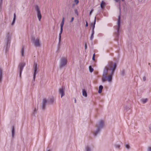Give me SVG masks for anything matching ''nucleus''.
<instances>
[{"mask_svg":"<svg viewBox=\"0 0 151 151\" xmlns=\"http://www.w3.org/2000/svg\"><path fill=\"white\" fill-rule=\"evenodd\" d=\"M35 9L37 12V17L38 18L39 20L40 21L42 17V16L40 8L38 6H36L35 7Z\"/></svg>","mask_w":151,"mask_h":151,"instance_id":"nucleus-7","label":"nucleus"},{"mask_svg":"<svg viewBox=\"0 0 151 151\" xmlns=\"http://www.w3.org/2000/svg\"><path fill=\"white\" fill-rule=\"evenodd\" d=\"M117 65L116 63L112 61L108 62V64L104 68L102 78L103 82L106 81L107 80L109 82L112 81V76L116 68Z\"/></svg>","mask_w":151,"mask_h":151,"instance_id":"nucleus-1","label":"nucleus"},{"mask_svg":"<svg viewBox=\"0 0 151 151\" xmlns=\"http://www.w3.org/2000/svg\"><path fill=\"white\" fill-rule=\"evenodd\" d=\"M74 1L76 3V4H77L79 2L78 0H75Z\"/></svg>","mask_w":151,"mask_h":151,"instance_id":"nucleus-38","label":"nucleus"},{"mask_svg":"<svg viewBox=\"0 0 151 151\" xmlns=\"http://www.w3.org/2000/svg\"><path fill=\"white\" fill-rule=\"evenodd\" d=\"M24 48L23 47H22L21 51V55L22 56H23L24 55Z\"/></svg>","mask_w":151,"mask_h":151,"instance_id":"nucleus-24","label":"nucleus"},{"mask_svg":"<svg viewBox=\"0 0 151 151\" xmlns=\"http://www.w3.org/2000/svg\"><path fill=\"white\" fill-rule=\"evenodd\" d=\"M121 74L122 76H124L125 74V71L124 70H122L121 72Z\"/></svg>","mask_w":151,"mask_h":151,"instance_id":"nucleus-28","label":"nucleus"},{"mask_svg":"<svg viewBox=\"0 0 151 151\" xmlns=\"http://www.w3.org/2000/svg\"><path fill=\"white\" fill-rule=\"evenodd\" d=\"M37 113V110L36 109V108H35V110L33 112L32 114V115H35V114Z\"/></svg>","mask_w":151,"mask_h":151,"instance_id":"nucleus-29","label":"nucleus"},{"mask_svg":"<svg viewBox=\"0 0 151 151\" xmlns=\"http://www.w3.org/2000/svg\"><path fill=\"white\" fill-rule=\"evenodd\" d=\"M59 93L61 95V97L62 98L65 95L63 87L59 89Z\"/></svg>","mask_w":151,"mask_h":151,"instance_id":"nucleus-12","label":"nucleus"},{"mask_svg":"<svg viewBox=\"0 0 151 151\" xmlns=\"http://www.w3.org/2000/svg\"><path fill=\"white\" fill-rule=\"evenodd\" d=\"M125 109L127 111H128L129 109V108L128 106H126L125 107Z\"/></svg>","mask_w":151,"mask_h":151,"instance_id":"nucleus-33","label":"nucleus"},{"mask_svg":"<svg viewBox=\"0 0 151 151\" xmlns=\"http://www.w3.org/2000/svg\"><path fill=\"white\" fill-rule=\"evenodd\" d=\"M105 6H106L105 3L103 1H102L101 4H100V6H101V8L102 9H103L104 8Z\"/></svg>","mask_w":151,"mask_h":151,"instance_id":"nucleus-15","label":"nucleus"},{"mask_svg":"<svg viewBox=\"0 0 151 151\" xmlns=\"http://www.w3.org/2000/svg\"><path fill=\"white\" fill-rule=\"evenodd\" d=\"M120 16L118 17V19L117 22L118 26L117 28V32L115 33L116 37L118 36L119 35V29L120 28Z\"/></svg>","mask_w":151,"mask_h":151,"instance_id":"nucleus-9","label":"nucleus"},{"mask_svg":"<svg viewBox=\"0 0 151 151\" xmlns=\"http://www.w3.org/2000/svg\"><path fill=\"white\" fill-rule=\"evenodd\" d=\"M86 151H91V149L88 146H86Z\"/></svg>","mask_w":151,"mask_h":151,"instance_id":"nucleus-26","label":"nucleus"},{"mask_svg":"<svg viewBox=\"0 0 151 151\" xmlns=\"http://www.w3.org/2000/svg\"><path fill=\"white\" fill-rule=\"evenodd\" d=\"M125 147L127 149H129L130 147L129 145L127 144L125 145Z\"/></svg>","mask_w":151,"mask_h":151,"instance_id":"nucleus-32","label":"nucleus"},{"mask_svg":"<svg viewBox=\"0 0 151 151\" xmlns=\"http://www.w3.org/2000/svg\"><path fill=\"white\" fill-rule=\"evenodd\" d=\"M67 63V60L66 58L62 57L60 59V61L59 67L62 69L66 65Z\"/></svg>","mask_w":151,"mask_h":151,"instance_id":"nucleus-4","label":"nucleus"},{"mask_svg":"<svg viewBox=\"0 0 151 151\" xmlns=\"http://www.w3.org/2000/svg\"><path fill=\"white\" fill-rule=\"evenodd\" d=\"M63 31V28H60V31L59 35V43L60 42L61 40V34L62 33Z\"/></svg>","mask_w":151,"mask_h":151,"instance_id":"nucleus-16","label":"nucleus"},{"mask_svg":"<svg viewBox=\"0 0 151 151\" xmlns=\"http://www.w3.org/2000/svg\"><path fill=\"white\" fill-rule=\"evenodd\" d=\"M47 151H50V150H48Z\"/></svg>","mask_w":151,"mask_h":151,"instance_id":"nucleus-48","label":"nucleus"},{"mask_svg":"<svg viewBox=\"0 0 151 151\" xmlns=\"http://www.w3.org/2000/svg\"><path fill=\"white\" fill-rule=\"evenodd\" d=\"M147 151H151V147H148Z\"/></svg>","mask_w":151,"mask_h":151,"instance_id":"nucleus-34","label":"nucleus"},{"mask_svg":"<svg viewBox=\"0 0 151 151\" xmlns=\"http://www.w3.org/2000/svg\"><path fill=\"white\" fill-rule=\"evenodd\" d=\"M32 40L33 44L35 46L37 47H40V39L39 38H35L34 37H32Z\"/></svg>","mask_w":151,"mask_h":151,"instance_id":"nucleus-5","label":"nucleus"},{"mask_svg":"<svg viewBox=\"0 0 151 151\" xmlns=\"http://www.w3.org/2000/svg\"><path fill=\"white\" fill-rule=\"evenodd\" d=\"M76 99H75V103H76Z\"/></svg>","mask_w":151,"mask_h":151,"instance_id":"nucleus-45","label":"nucleus"},{"mask_svg":"<svg viewBox=\"0 0 151 151\" xmlns=\"http://www.w3.org/2000/svg\"><path fill=\"white\" fill-rule=\"evenodd\" d=\"M88 26V22L86 21V26L87 27Z\"/></svg>","mask_w":151,"mask_h":151,"instance_id":"nucleus-42","label":"nucleus"},{"mask_svg":"<svg viewBox=\"0 0 151 151\" xmlns=\"http://www.w3.org/2000/svg\"><path fill=\"white\" fill-rule=\"evenodd\" d=\"M12 137H13L14 135L15 134V128L14 126H12Z\"/></svg>","mask_w":151,"mask_h":151,"instance_id":"nucleus-14","label":"nucleus"},{"mask_svg":"<svg viewBox=\"0 0 151 151\" xmlns=\"http://www.w3.org/2000/svg\"><path fill=\"white\" fill-rule=\"evenodd\" d=\"M146 77L144 76L143 77V80L144 81H145V80H146Z\"/></svg>","mask_w":151,"mask_h":151,"instance_id":"nucleus-39","label":"nucleus"},{"mask_svg":"<svg viewBox=\"0 0 151 151\" xmlns=\"http://www.w3.org/2000/svg\"><path fill=\"white\" fill-rule=\"evenodd\" d=\"M64 18L63 17L62 20L60 24V28H63L64 24Z\"/></svg>","mask_w":151,"mask_h":151,"instance_id":"nucleus-20","label":"nucleus"},{"mask_svg":"<svg viewBox=\"0 0 151 151\" xmlns=\"http://www.w3.org/2000/svg\"><path fill=\"white\" fill-rule=\"evenodd\" d=\"M75 12L77 15H78V12L77 9H75Z\"/></svg>","mask_w":151,"mask_h":151,"instance_id":"nucleus-36","label":"nucleus"},{"mask_svg":"<svg viewBox=\"0 0 151 151\" xmlns=\"http://www.w3.org/2000/svg\"><path fill=\"white\" fill-rule=\"evenodd\" d=\"M149 129L150 132L151 133V124L149 125Z\"/></svg>","mask_w":151,"mask_h":151,"instance_id":"nucleus-40","label":"nucleus"},{"mask_svg":"<svg viewBox=\"0 0 151 151\" xmlns=\"http://www.w3.org/2000/svg\"><path fill=\"white\" fill-rule=\"evenodd\" d=\"M115 2H119V4H120V0H114ZM122 1H124V0H121Z\"/></svg>","mask_w":151,"mask_h":151,"instance_id":"nucleus-30","label":"nucleus"},{"mask_svg":"<svg viewBox=\"0 0 151 151\" xmlns=\"http://www.w3.org/2000/svg\"><path fill=\"white\" fill-rule=\"evenodd\" d=\"M147 101V98L142 99H141V101L144 104Z\"/></svg>","mask_w":151,"mask_h":151,"instance_id":"nucleus-21","label":"nucleus"},{"mask_svg":"<svg viewBox=\"0 0 151 151\" xmlns=\"http://www.w3.org/2000/svg\"><path fill=\"white\" fill-rule=\"evenodd\" d=\"M85 49H86L87 47V44L86 43L85 45Z\"/></svg>","mask_w":151,"mask_h":151,"instance_id":"nucleus-43","label":"nucleus"},{"mask_svg":"<svg viewBox=\"0 0 151 151\" xmlns=\"http://www.w3.org/2000/svg\"><path fill=\"white\" fill-rule=\"evenodd\" d=\"M3 71V68L1 67H0V83L1 82L2 80Z\"/></svg>","mask_w":151,"mask_h":151,"instance_id":"nucleus-11","label":"nucleus"},{"mask_svg":"<svg viewBox=\"0 0 151 151\" xmlns=\"http://www.w3.org/2000/svg\"><path fill=\"white\" fill-rule=\"evenodd\" d=\"M83 95L85 97L87 96V93L86 91L84 89L82 90Z\"/></svg>","mask_w":151,"mask_h":151,"instance_id":"nucleus-17","label":"nucleus"},{"mask_svg":"<svg viewBox=\"0 0 151 151\" xmlns=\"http://www.w3.org/2000/svg\"><path fill=\"white\" fill-rule=\"evenodd\" d=\"M114 146L116 148L118 149H119L120 147V145L118 143H116L115 144Z\"/></svg>","mask_w":151,"mask_h":151,"instance_id":"nucleus-22","label":"nucleus"},{"mask_svg":"<svg viewBox=\"0 0 151 151\" xmlns=\"http://www.w3.org/2000/svg\"><path fill=\"white\" fill-rule=\"evenodd\" d=\"M54 101V99L53 98H50L49 101V102L50 103H51L52 104L53 103Z\"/></svg>","mask_w":151,"mask_h":151,"instance_id":"nucleus-25","label":"nucleus"},{"mask_svg":"<svg viewBox=\"0 0 151 151\" xmlns=\"http://www.w3.org/2000/svg\"><path fill=\"white\" fill-rule=\"evenodd\" d=\"M93 9H91V11L90 12V14H89V15L90 16H91L92 14V12H93Z\"/></svg>","mask_w":151,"mask_h":151,"instance_id":"nucleus-37","label":"nucleus"},{"mask_svg":"<svg viewBox=\"0 0 151 151\" xmlns=\"http://www.w3.org/2000/svg\"><path fill=\"white\" fill-rule=\"evenodd\" d=\"M25 63L23 62L20 63L19 65L18 68L19 72V77L20 78L21 77L22 72L23 70V68L25 66Z\"/></svg>","mask_w":151,"mask_h":151,"instance_id":"nucleus-6","label":"nucleus"},{"mask_svg":"<svg viewBox=\"0 0 151 151\" xmlns=\"http://www.w3.org/2000/svg\"><path fill=\"white\" fill-rule=\"evenodd\" d=\"M104 125V121L103 120H101L98 122L96 126L97 128L93 133V135L95 137L96 136L100 134L101 129L103 128Z\"/></svg>","mask_w":151,"mask_h":151,"instance_id":"nucleus-2","label":"nucleus"},{"mask_svg":"<svg viewBox=\"0 0 151 151\" xmlns=\"http://www.w3.org/2000/svg\"><path fill=\"white\" fill-rule=\"evenodd\" d=\"M92 60H95V54L94 53L93 55Z\"/></svg>","mask_w":151,"mask_h":151,"instance_id":"nucleus-35","label":"nucleus"},{"mask_svg":"<svg viewBox=\"0 0 151 151\" xmlns=\"http://www.w3.org/2000/svg\"><path fill=\"white\" fill-rule=\"evenodd\" d=\"M47 101L46 99H44L42 103L41 107L42 109L44 110L45 109Z\"/></svg>","mask_w":151,"mask_h":151,"instance_id":"nucleus-10","label":"nucleus"},{"mask_svg":"<svg viewBox=\"0 0 151 151\" xmlns=\"http://www.w3.org/2000/svg\"><path fill=\"white\" fill-rule=\"evenodd\" d=\"M2 0H1V3H2Z\"/></svg>","mask_w":151,"mask_h":151,"instance_id":"nucleus-47","label":"nucleus"},{"mask_svg":"<svg viewBox=\"0 0 151 151\" xmlns=\"http://www.w3.org/2000/svg\"><path fill=\"white\" fill-rule=\"evenodd\" d=\"M33 69L34 70V73L33 74V81H35L36 76V74L37 73V65L36 63H35L33 65Z\"/></svg>","mask_w":151,"mask_h":151,"instance_id":"nucleus-8","label":"nucleus"},{"mask_svg":"<svg viewBox=\"0 0 151 151\" xmlns=\"http://www.w3.org/2000/svg\"><path fill=\"white\" fill-rule=\"evenodd\" d=\"M16 15L15 13L14 14V18L13 20V22L12 23V25H14V24L15 23V20H16Z\"/></svg>","mask_w":151,"mask_h":151,"instance_id":"nucleus-19","label":"nucleus"},{"mask_svg":"<svg viewBox=\"0 0 151 151\" xmlns=\"http://www.w3.org/2000/svg\"><path fill=\"white\" fill-rule=\"evenodd\" d=\"M103 87L102 86L100 85L99 86V90L98 91V93H101L102 90L103 89Z\"/></svg>","mask_w":151,"mask_h":151,"instance_id":"nucleus-18","label":"nucleus"},{"mask_svg":"<svg viewBox=\"0 0 151 151\" xmlns=\"http://www.w3.org/2000/svg\"><path fill=\"white\" fill-rule=\"evenodd\" d=\"M94 32H92V33L90 37V40H92L93 39V35H94Z\"/></svg>","mask_w":151,"mask_h":151,"instance_id":"nucleus-27","label":"nucleus"},{"mask_svg":"<svg viewBox=\"0 0 151 151\" xmlns=\"http://www.w3.org/2000/svg\"><path fill=\"white\" fill-rule=\"evenodd\" d=\"M89 69L90 72L91 73H92L93 71V69L92 68V67L91 65L89 66Z\"/></svg>","mask_w":151,"mask_h":151,"instance_id":"nucleus-23","label":"nucleus"},{"mask_svg":"<svg viewBox=\"0 0 151 151\" xmlns=\"http://www.w3.org/2000/svg\"><path fill=\"white\" fill-rule=\"evenodd\" d=\"M115 2H119V4H120V0H114ZM122 1H124V0H121Z\"/></svg>","mask_w":151,"mask_h":151,"instance_id":"nucleus-31","label":"nucleus"},{"mask_svg":"<svg viewBox=\"0 0 151 151\" xmlns=\"http://www.w3.org/2000/svg\"><path fill=\"white\" fill-rule=\"evenodd\" d=\"M96 17H95L93 23V24L91 23V25H93L92 31V32H94V28L95 27V24H96Z\"/></svg>","mask_w":151,"mask_h":151,"instance_id":"nucleus-13","label":"nucleus"},{"mask_svg":"<svg viewBox=\"0 0 151 151\" xmlns=\"http://www.w3.org/2000/svg\"><path fill=\"white\" fill-rule=\"evenodd\" d=\"M11 40V35L9 33H8L5 39L6 45L5 46V50L6 52L8 50L10 46V41Z\"/></svg>","mask_w":151,"mask_h":151,"instance_id":"nucleus-3","label":"nucleus"},{"mask_svg":"<svg viewBox=\"0 0 151 151\" xmlns=\"http://www.w3.org/2000/svg\"><path fill=\"white\" fill-rule=\"evenodd\" d=\"M2 3L1 2V1H0V5H1V4Z\"/></svg>","mask_w":151,"mask_h":151,"instance_id":"nucleus-46","label":"nucleus"},{"mask_svg":"<svg viewBox=\"0 0 151 151\" xmlns=\"http://www.w3.org/2000/svg\"><path fill=\"white\" fill-rule=\"evenodd\" d=\"M74 17H72L71 18V21H70V22H73V21L74 20Z\"/></svg>","mask_w":151,"mask_h":151,"instance_id":"nucleus-41","label":"nucleus"},{"mask_svg":"<svg viewBox=\"0 0 151 151\" xmlns=\"http://www.w3.org/2000/svg\"><path fill=\"white\" fill-rule=\"evenodd\" d=\"M139 1V2H141L142 1V0H138Z\"/></svg>","mask_w":151,"mask_h":151,"instance_id":"nucleus-44","label":"nucleus"}]
</instances>
